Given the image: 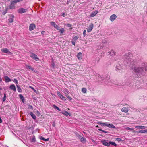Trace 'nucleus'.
Masks as SVG:
<instances>
[{
  "mask_svg": "<svg viewBox=\"0 0 147 147\" xmlns=\"http://www.w3.org/2000/svg\"><path fill=\"white\" fill-rule=\"evenodd\" d=\"M15 3H14V1H11V4L9 6V8L11 9H13L15 8V6L14 5Z\"/></svg>",
  "mask_w": 147,
  "mask_h": 147,
  "instance_id": "12",
  "label": "nucleus"
},
{
  "mask_svg": "<svg viewBox=\"0 0 147 147\" xmlns=\"http://www.w3.org/2000/svg\"><path fill=\"white\" fill-rule=\"evenodd\" d=\"M41 140H42L45 141H48L49 140V138H48L47 139L44 138L42 136H41L40 138Z\"/></svg>",
  "mask_w": 147,
  "mask_h": 147,
  "instance_id": "24",
  "label": "nucleus"
},
{
  "mask_svg": "<svg viewBox=\"0 0 147 147\" xmlns=\"http://www.w3.org/2000/svg\"><path fill=\"white\" fill-rule=\"evenodd\" d=\"M51 24V26H53L54 27H55V26L56 24L55 23L53 22H52L50 23Z\"/></svg>",
  "mask_w": 147,
  "mask_h": 147,
  "instance_id": "30",
  "label": "nucleus"
},
{
  "mask_svg": "<svg viewBox=\"0 0 147 147\" xmlns=\"http://www.w3.org/2000/svg\"><path fill=\"white\" fill-rule=\"evenodd\" d=\"M86 30H84L83 31V36L84 37H85L86 36Z\"/></svg>",
  "mask_w": 147,
  "mask_h": 147,
  "instance_id": "42",
  "label": "nucleus"
},
{
  "mask_svg": "<svg viewBox=\"0 0 147 147\" xmlns=\"http://www.w3.org/2000/svg\"><path fill=\"white\" fill-rule=\"evenodd\" d=\"M23 0H15L14 1H14V3L15 4V3L21 1Z\"/></svg>",
  "mask_w": 147,
  "mask_h": 147,
  "instance_id": "32",
  "label": "nucleus"
},
{
  "mask_svg": "<svg viewBox=\"0 0 147 147\" xmlns=\"http://www.w3.org/2000/svg\"><path fill=\"white\" fill-rule=\"evenodd\" d=\"M80 141L84 143L86 141V139L85 138L81 137L80 138Z\"/></svg>",
  "mask_w": 147,
  "mask_h": 147,
  "instance_id": "23",
  "label": "nucleus"
},
{
  "mask_svg": "<svg viewBox=\"0 0 147 147\" xmlns=\"http://www.w3.org/2000/svg\"><path fill=\"white\" fill-rule=\"evenodd\" d=\"M57 94L59 97L61 99L64 100H66L65 98L59 92H57Z\"/></svg>",
  "mask_w": 147,
  "mask_h": 147,
  "instance_id": "8",
  "label": "nucleus"
},
{
  "mask_svg": "<svg viewBox=\"0 0 147 147\" xmlns=\"http://www.w3.org/2000/svg\"><path fill=\"white\" fill-rule=\"evenodd\" d=\"M78 58L79 60H81L82 59V54L81 52L79 53L77 55Z\"/></svg>",
  "mask_w": 147,
  "mask_h": 147,
  "instance_id": "13",
  "label": "nucleus"
},
{
  "mask_svg": "<svg viewBox=\"0 0 147 147\" xmlns=\"http://www.w3.org/2000/svg\"><path fill=\"white\" fill-rule=\"evenodd\" d=\"M137 133H147V129L146 130H141L139 131H137Z\"/></svg>",
  "mask_w": 147,
  "mask_h": 147,
  "instance_id": "17",
  "label": "nucleus"
},
{
  "mask_svg": "<svg viewBox=\"0 0 147 147\" xmlns=\"http://www.w3.org/2000/svg\"><path fill=\"white\" fill-rule=\"evenodd\" d=\"M30 114L31 115V116H32V115L33 114V113L32 112H31L30 113Z\"/></svg>",
  "mask_w": 147,
  "mask_h": 147,
  "instance_id": "52",
  "label": "nucleus"
},
{
  "mask_svg": "<svg viewBox=\"0 0 147 147\" xmlns=\"http://www.w3.org/2000/svg\"><path fill=\"white\" fill-rule=\"evenodd\" d=\"M66 96L67 97V98L69 99V100H71L72 99V98H71V97H70V96H68L66 95Z\"/></svg>",
  "mask_w": 147,
  "mask_h": 147,
  "instance_id": "45",
  "label": "nucleus"
},
{
  "mask_svg": "<svg viewBox=\"0 0 147 147\" xmlns=\"http://www.w3.org/2000/svg\"><path fill=\"white\" fill-rule=\"evenodd\" d=\"M78 39V36H74L73 39V40L74 41H76Z\"/></svg>",
  "mask_w": 147,
  "mask_h": 147,
  "instance_id": "35",
  "label": "nucleus"
},
{
  "mask_svg": "<svg viewBox=\"0 0 147 147\" xmlns=\"http://www.w3.org/2000/svg\"><path fill=\"white\" fill-rule=\"evenodd\" d=\"M35 92H36V91L34 89V90H33Z\"/></svg>",
  "mask_w": 147,
  "mask_h": 147,
  "instance_id": "58",
  "label": "nucleus"
},
{
  "mask_svg": "<svg viewBox=\"0 0 147 147\" xmlns=\"http://www.w3.org/2000/svg\"><path fill=\"white\" fill-rule=\"evenodd\" d=\"M20 97L22 99V100L23 102V100L24 99V98L22 96V95L20 94Z\"/></svg>",
  "mask_w": 147,
  "mask_h": 147,
  "instance_id": "41",
  "label": "nucleus"
},
{
  "mask_svg": "<svg viewBox=\"0 0 147 147\" xmlns=\"http://www.w3.org/2000/svg\"><path fill=\"white\" fill-rule=\"evenodd\" d=\"M109 143H110V144H111L113 145H114V146H116V144L114 142H111V141H110L109 142Z\"/></svg>",
  "mask_w": 147,
  "mask_h": 147,
  "instance_id": "31",
  "label": "nucleus"
},
{
  "mask_svg": "<svg viewBox=\"0 0 147 147\" xmlns=\"http://www.w3.org/2000/svg\"><path fill=\"white\" fill-rule=\"evenodd\" d=\"M94 28V24L93 23H91L89 27L87 28V32H91Z\"/></svg>",
  "mask_w": 147,
  "mask_h": 147,
  "instance_id": "3",
  "label": "nucleus"
},
{
  "mask_svg": "<svg viewBox=\"0 0 147 147\" xmlns=\"http://www.w3.org/2000/svg\"><path fill=\"white\" fill-rule=\"evenodd\" d=\"M44 33H45V31H42L41 33L42 34V35H43L44 34Z\"/></svg>",
  "mask_w": 147,
  "mask_h": 147,
  "instance_id": "51",
  "label": "nucleus"
},
{
  "mask_svg": "<svg viewBox=\"0 0 147 147\" xmlns=\"http://www.w3.org/2000/svg\"><path fill=\"white\" fill-rule=\"evenodd\" d=\"M61 113L63 114L64 115L66 116H67L68 115L71 116V114L66 111H65V112H62Z\"/></svg>",
  "mask_w": 147,
  "mask_h": 147,
  "instance_id": "20",
  "label": "nucleus"
},
{
  "mask_svg": "<svg viewBox=\"0 0 147 147\" xmlns=\"http://www.w3.org/2000/svg\"><path fill=\"white\" fill-rule=\"evenodd\" d=\"M67 26L68 27H71L72 25L68 23L67 24Z\"/></svg>",
  "mask_w": 147,
  "mask_h": 147,
  "instance_id": "43",
  "label": "nucleus"
},
{
  "mask_svg": "<svg viewBox=\"0 0 147 147\" xmlns=\"http://www.w3.org/2000/svg\"><path fill=\"white\" fill-rule=\"evenodd\" d=\"M31 69L32 71H34V68H31Z\"/></svg>",
  "mask_w": 147,
  "mask_h": 147,
  "instance_id": "56",
  "label": "nucleus"
},
{
  "mask_svg": "<svg viewBox=\"0 0 147 147\" xmlns=\"http://www.w3.org/2000/svg\"><path fill=\"white\" fill-rule=\"evenodd\" d=\"M117 16L116 15L113 14L111 15L110 17V20L111 21H114L116 18Z\"/></svg>",
  "mask_w": 147,
  "mask_h": 147,
  "instance_id": "9",
  "label": "nucleus"
},
{
  "mask_svg": "<svg viewBox=\"0 0 147 147\" xmlns=\"http://www.w3.org/2000/svg\"><path fill=\"white\" fill-rule=\"evenodd\" d=\"M107 127L109 128L112 129H115V127L112 124H108Z\"/></svg>",
  "mask_w": 147,
  "mask_h": 147,
  "instance_id": "16",
  "label": "nucleus"
},
{
  "mask_svg": "<svg viewBox=\"0 0 147 147\" xmlns=\"http://www.w3.org/2000/svg\"><path fill=\"white\" fill-rule=\"evenodd\" d=\"M51 24V26H53L54 27H55V26L56 24L55 23L53 22H52L50 23Z\"/></svg>",
  "mask_w": 147,
  "mask_h": 147,
  "instance_id": "29",
  "label": "nucleus"
},
{
  "mask_svg": "<svg viewBox=\"0 0 147 147\" xmlns=\"http://www.w3.org/2000/svg\"><path fill=\"white\" fill-rule=\"evenodd\" d=\"M2 52L5 53H8L10 55H12V53L9 51V50L7 48H3L1 50Z\"/></svg>",
  "mask_w": 147,
  "mask_h": 147,
  "instance_id": "5",
  "label": "nucleus"
},
{
  "mask_svg": "<svg viewBox=\"0 0 147 147\" xmlns=\"http://www.w3.org/2000/svg\"><path fill=\"white\" fill-rule=\"evenodd\" d=\"M98 12L97 10H95L93 11L90 15V17H92L95 16L98 13Z\"/></svg>",
  "mask_w": 147,
  "mask_h": 147,
  "instance_id": "7",
  "label": "nucleus"
},
{
  "mask_svg": "<svg viewBox=\"0 0 147 147\" xmlns=\"http://www.w3.org/2000/svg\"><path fill=\"white\" fill-rule=\"evenodd\" d=\"M52 65H53V67H54V64H52Z\"/></svg>",
  "mask_w": 147,
  "mask_h": 147,
  "instance_id": "57",
  "label": "nucleus"
},
{
  "mask_svg": "<svg viewBox=\"0 0 147 147\" xmlns=\"http://www.w3.org/2000/svg\"><path fill=\"white\" fill-rule=\"evenodd\" d=\"M82 91L83 93H85L86 92L87 90L85 88H83L82 89Z\"/></svg>",
  "mask_w": 147,
  "mask_h": 147,
  "instance_id": "27",
  "label": "nucleus"
},
{
  "mask_svg": "<svg viewBox=\"0 0 147 147\" xmlns=\"http://www.w3.org/2000/svg\"><path fill=\"white\" fill-rule=\"evenodd\" d=\"M26 67L28 69H31L32 68V67L30 66H26Z\"/></svg>",
  "mask_w": 147,
  "mask_h": 147,
  "instance_id": "47",
  "label": "nucleus"
},
{
  "mask_svg": "<svg viewBox=\"0 0 147 147\" xmlns=\"http://www.w3.org/2000/svg\"><path fill=\"white\" fill-rule=\"evenodd\" d=\"M96 127H99L98 125L96 126Z\"/></svg>",
  "mask_w": 147,
  "mask_h": 147,
  "instance_id": "59",
  "label": "nucleus"
},
{
  "mask_svg": "<svg viewBox=\"0 0 147 147\" xmlns=\"http://www.w3.org/2000/svg\"><path fill=\"white\" fill-rule=\"evenodd\" d=\"M62 16L63 17H64L65 16V14L63 13H62Z\"/></svg>",
  "mask_w": 147,
  "mask_h": 147,
  "instance_id": "49",
  "label": "nucleus"
},
{
  "mask_svg": "<svg viewBox=\"0 0 147 147\" xmlns=\"http://www.w3.org/2000/svg\"><path fill=\"white\" fill-rule=\"evenodd\" d=\"M101 142L104 146H110L109 142H108V141L107 140H104L102 141Z\"/></svg>",
  "mask_w": 147,
  "mask_h": 147,
  "instance_id": "4",
  "label": "nucleus"
},
{
  "mask_svg": "<svg viewBox=\"0 0 147 147\" xmlns=\"http://www.w3.org/2000/svg\"><path fill=\"white\" fill-rule=\"evenodd\" d=\"M35 138L34 136H33L32 138V142H35Z\"/></svg>",
  "mask_w": 147,
  "mask_h": 147,
  "instance_id": "37",
  "label": "nucleus"
},
{
  "mask_svg": "<svg viewBox=\"0 0 147 147\" xmlns=\"http://www.w3.org/2000/svg\"><path fill=\"white\" fill-rule=\"evenodd\" d=\"M17 88V90L18 92H20L21 91V89L19 86L17 85H16Z\"/></svg>",
  "mask_w": 147,
  "mask_h": 147,
  "instance_id": "26",
  "label": "nucleus"
},
{
  "mask_svg": "<svg viewBox=\"0 0 147 147\" xmlns=\"http://www.w3.org/2000/svg\"><path fill=\"white\" fill-rule=\"evenodd\" d=\"M2 121V119L1 118H0V123H1Z\"/></svg>",
  "mask_w": 147,
  "mask_h": 147,
  "instance_id": "55",
  "label": "nucleus"
},
{
  "mask_svg": "<svg viewBox=\"0 0 147 147\" xmlns=\"http://www.w3.org/2000/svg\"><path fill=\"white\" fill-rule=\"evenodd\" d=\"M68 110H69V109L68 108Z\"/></svg>",
  "mask_w": 147,
  "mask_h": 147,
  "instance_id": "60",
  "label": "nucleus"
},
{
  "mask_svg": "<svg viewBox=\"0 0 147 147\" xmlns=\"http://www.w3.org/2000/svg\"><path fill=\"white\" fill-rule=\"evenodd\" d=\"M145 69L146 71H147V65L145 66Z\"/></svg>",
  "mask_w": 147,
  "mask_h": 147,
  "instance_id": "53",
  "label": "nucleus"
},
{
  "mask_svg": "<svg viewBox=\"0 0 147 147\" xmlns=\"http://www.w3.org/2000/svg\"><path fill=\"white\" fill-rule=\"evenodd\" d=\"M59 30L61 34H63L65 32V30L64 28H62L61 29L59 28Z\"/></svg>",
  "mask_w": 147,
  "mask_h": 147,
  "instance_id": "25",
  "label": "nucleus"
},
{
  "mask_svg": "<svg viewBox=\"0 0 147 147\" xmlns=\"http://www.w3.org/2000/svg\"><path fill=\"white\" fill-rule=\"evenodd\" d=\"M10 88L14 91H16V89L15 86L13 84L11 85L10 86Z\"/></svg>",
  "mask_w": 147,
  "mask_h": 147,
  "instance_id": "15",
  "label": "nucleus"
},
{
  "mask_svg": "<svg viewBox=\"0 0 147 147\" xmlns=\"http://www.w3.org/2000/svg\"><path fill=\"white\" fill-rule=\"evenodd\" d=\"M72 43L73 44V45H75V42L74 41H72Z\"/></svg>",
  "mask_w": 147,
  "mask_h": 147,
  "instance_id": "50",
  "label": "nucleus"
},
{
  "mask_svg": "<svg viewBox=\"0 0 147 147\" xmlns=\"http://www.w3.org/2000/svg\"><path fill=\"white\" fill-rule=\"evenodd\" d=\"M121 111L123 112L127 113L128 111V110L127 108L123 107L121 109Z\"/></svg>",
  "mask_w": 147,
  "mask_h": 147,
  "instance_id": "19",
  "label": "nucleus"
},
{
  "mask_svg": "<svg viewBox=\"0 0 147 147\" xmlns=\"http://www.w3.org/2000/svg\"><path fill=\"white\" fill-rule=\"evenodd\" d=\"M29 87L30 88H31L32 90H34V88H33V87H32L31 86H29Z\"/></svg>",
  "mask_w": 147,
  "mask_h": 147,
  "instance_id": "48",
  "label": "nucleus"
},
{
  "mask_svg": "<svg viewBox=\"0 0 147 147\" xmlns=\"http://www.w3.org/2000/svg\"><path fill=\"white\" fill-rule=\"evenodd\" d=\"M56 29H57L58 30H59V26L57 25L56 24L55 26V27H54Z\"/></svg>",
  "mask_w": 147,
  "mask_h": 147,
  "instance_id": "36",
  "label": "nucleus"
},
{
  "mask_svg": "<svg viewBox=\"0 0 147 147\" xmlns=\"http://www.w3.org/2000/svg\"><path fill=\"white\" fill-rule=\"evenodd\" d=\"M14 17V16L13 15H11L10 16V17L8 19V22L9 23H12L13 21V18Z\"/></svg>",
  "mask_w": 147,
  "mask_h": 147,
  "instance_id": "11",
  "label": "nucleus"
},
{
  "mask_svg": "<svg viewBox=\"0 0 147 147\" xmlns=\"http://www.w3.org/2000/svg\"><path fill=\"white\" fill-rule=\"evenodd\" d=\"M30 57L32 59L35 60L36 61L39 60V58L37 57V56L34 53H32L30 55Z\"/></svg>",
  "mask_w": 147,
  "mask_h": 147,
  "instance_id": "6",
  "label": "nucleus"
},
{
  "mask_svg": "<svg viewBox=\"0 0 147 147\" xmlns=\"http://www.w3.org/2000/svg\"><path fill=\"white\" fill-rule=\"evenodd\" d=\"M135 128L137 129H144L145 128V127L143 126H135Z\"/></svg>",
  "mask_w": 147,
  "mask_h": 147,
  "instance_id": "21",
  "label": "nucleus"
},
{
  "mask_svg": "<svg viewBox=\"0 0 147 147\" xmlns=\"http://www.w3.org/2000/svg\"><path fill=\"white\" fill-rule=\"evenodd\" d=\"M27 11V9H24L23 8H20L18 10V12L20 14H22L26 12Z\"/></svg>",
  "mask_w": 147,
  "mask_h": 147,
  "instance_id": "2",
  "label": "nucleus"
},
{
  "mask_svg": "<svg viewBox=\"0 0 147 147\" xmlns=\"http://www.w3.org/2000/svg\"><path fill=\"white\" fill-rule=\"evenodd\" d=\"M132 70L134 72L137 74H141L143 71V69L142 67H139L137 66H133L132 68Z\"/></svg>",
  "mask_w": 147,
  "mask_h": 147,
  "instance_id": "1",
  "label": "nucleus"
},
{
  "mask_svg": "<svg viewBox=\"0 0 147 147\" xmlns=\"http://www.w3.org/2000/svg\"><path fill=\"white\" fill-rule=\"evenodd\" d=\"M6 95L5 94H4V98H3V101H5V100H6Z\"/></svg>",
  "mask_w": 147,
  "mask_h": 147,
  "instance_id": "46",
  "label": "nucleus"
},
{
  "mask_svg": "<svg viewBox=\"0 0 147 147\" xmlns=\"http://www.w3.org/2000/svg\"><path fill=\"white\" fill-rule=\"evenodd\" d=\"M53 107L55 109H57L59 111H60V109L56 106L55 105H54L53 106Z\"/></svg>",
  "mask_w": 147,
  "mask_h": 147,
  "instance_id": "28",
  "label": "nucleus"
},
{
  "mask_svg": "<svg viewBox=\"0 0 147 147\" xmlns=\"http://www.w3.org/2000/svg\"><path fill=\"white\" fill-rule=\"evenodd\" d=\"M13 82L16 84H17L18 83V81L16 79H15L13 80Z\"/></svg>",
  "mask_w": 147,
  "mask_h": 147,
  "instance_id": "44",
  "label": "nucleus"
},
{
  "mask_svg": "<svg viewBox=\"0 0 147 147\" xmlns=\"http://www.w3.org/2000/svg\"><path fill=\"white\" fill-rule=\"evenodd\" d=\"M98 130L100 131H101L102 132L104 133H107V131H106L105 130H103L101 129H98Z\"/></svg>",
  "mask_w": 147,
  "mask_h": 147,
  "instance_id": "40",
  "label": "nucleus"
},
{
  "mask_svg": "<svg viewBox=\"0 0 147 147\" xmlns=\"http://www.w3.org/2000/svg\"><path fill=\"white\" fill-rule=\"evenodd\" d=\"M2 81V79L1 78L0 76V82Z\"/></svg>",
  "mask_w": 147,
  "mask_h": 147,
  "instance_id": "54",
  "label": "nucleus"
},
{
  "mask_svg": "<svg viewBox=\"0 0 147 147\" xmlns=\"http://www.w3.org/2000/svg\"><path fill=\"white\" fill-rule=\"evenodd\" d=\"M32 117L34 119H35L36 118V116L35 115H34V114H33V115H32Z\"/></svg>",
  "mask_w": 147,
  "mask_h": 147,
  "instance_id": "39",
  "label": "nucleus"
},
{
  "mask_svg": "<svg viewBox=\"0 0 147 147\" xmlns=\"http://www.w3.org/2000/svg\"><path fill=\"white\" fill-rule=\"evenodd\" d=\"M125 129L126 130H133L134 129H133L131 128H130L128 127H125Z\"/></svg>",
  "mask_w": 147,
  "mask_h": 147,
  "instance_id": "38",
  "label": "nucleus"
},
{
  "mask_svg": "<svg viewBox=\"0 0 147 147\" xmlns=\"http://www.w3.org/2000/svg\"><path fill=\"white\" fill-rule=\"evenodd\" d=\"M5 81L6 82H9L11 81V80L7 76H4Z\"/></svg>",
  "mask_w": 147,
  "mask_h": 147,
  "instance_id": "14",
  "label": "nucleus"
},
{
  "mask_svg": "<svg viewBox=\"0 0 147 147\" xmlns=\"http://www.w3.org/2000/svg\"><path fill=\"white\" fill-rule=\"evenodd\" d=\"M112 56L115 55L116 53L115 51L112 50L110 51L109 52Z\"/></svg>",
  "mask_w": 147,
  "mask_h": 147,
  "instance_id": "18",
  "label": "nucleus"
},
{
  "mask_svg": "<svg viewBox=\"0 0 147 147\" xmlns=\"http://www.w3.org/2000/svg\"><path fill=\"white\" fill-rule=\"evenodd\" d=\"M35 28V26L34 24H31L29 27V30L30 31L33 30Z\"/></svg>",
  "mask_w": 147,
  "mask_h": 147,
  "instance_id": "10",
  "label": "nucleus"
},
{
  "mask_svg": "<svg viewBox=\"0 0 147 147\" xmlns=\"http://www.w3.org/2000/svg\"><path fill=\"white\" fill-rule=\"evenodd\" d=\"M8 11L7 9H6L5 11L3 12L2 13V14L3 15H5L6 14V13Z\"/></svg>",
  "mask_w": 147,
  "mask_h": 147,
  "instance_id": "33",
  "label": "nucleus"
},
{
  "mask_svg": "<svg viewBox=\"0 0 147 147\" xmlns=\"http://www.w3.org/2000/svg\"><path fill=\"white\" fill-rule=\"evenodd\" d=\"M121 69V67L119 65H118L117 66V70H119Z\"/></svg>",
  "mask_w": 147,
  "mask_h": 147,
  "instance_id": "34",
  "label": "nucleus"
},
{
  "mask_svg": "<svg viewBox=\"0 0 147 147\" xmlns=\"http://www.w3.org/2000/svg\"><path fill=\"white\" fill-rule=\"evenodd\" d=\"M99 124H100L101 126H106L107 127L108 123H107L100 122L99 123Z\"/></svg>",
  "mask_w": 147,
  "mask_h": 147,
  "instance_id": "22",
  "label": "nucleus"
}]
</instances>
